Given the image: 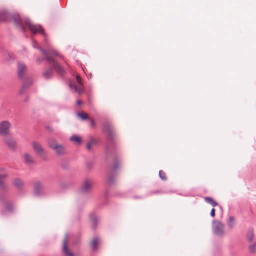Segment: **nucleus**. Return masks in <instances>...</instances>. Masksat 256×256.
<instances>
[{"label": "nucleus", "mask_w": 256, "mask_h": 256, "mask_svg": "<svg viewBox=\"0 0 256 256\" xmlns=\"http://www.w3.org/2000/svg\"><path fill=\"white\" fill-rule=\"evenodd\" d=\"M204 200L206 202L210 204L212 207H216L218 204V203L216 202L212 198L210 197L205 198Z\"/></svg>", "instance_id": "obj_17"}, {"label": "nucleus", "mask_w": 256, "mask_h": 256, "mask_svg": "<svg viewBox=\"0 0 256 256\" xmlns=\"http://www.w3.org/2000/svg\"><path fill=\"white\" fill-rule=\"evenodd\" d=\"M93 184V182L92 180H90L88 179H86L84 180L82 186L80 190V192L81 193H88V192Z\"/></svg>", "instance_id": "obj_9"}, {"label": "nucleus", "mask_w": 256, "mask_h": 256, "mask_svg": "<svg viewBox=\"0 0 256 256\" xmlns=\"http://www.w3.org/2000/svg\"><path fill=\"white\" fill-rule=\"evenodd\" d=\"M2 215H4L5 214V212L4 211L2 212Z\"/></svg>", "instance_id": "obj_44"}, {"label": "nucleus", "mask_w": 256, "mask_h": 256, "mask_svg": "<svg viewBox=\"0 0 256 256\" xmlns=\"http://www.w3.org/2000/svg\"><path fill=\"white\" fill-rule=\"evenodd\" d=\"M42 75L46 80L52 78L54 76V72L52 66H50L48 68L42 72Z\"/></svg>", "instance_id": "obj_13"}, {"label": "nucleus", "mask_w": 256, "mask_h": 256, "mask_svg": "<svg viewBox=\"0 0 256 256\" xmlns=\"http://www.w3.org/2000/svg\"><path fill=\"white\" fill-rule=\"evenodd\" d=\"M93 164L91 162H88L86 164V167L89 170H90L92 168Z\"/></svg>", "instance_id": "obj_35"}, {"label": "nucleus", "mask_w": 256, "mask_h": 256, "mask_svg": "<svg viewBox=\"0 0 256 256\" xmlns=\"http://www.w3.org/2000/svg\"><path fill=\"white\" fill-rule=\"evenodd\" d=\"M8 177V175L7 174H2V175H0V178H1L2 180L3 179V178H6Z\"/></svg>", "instance_id": "obj_39"}, {"label": "nucleus", "mask_w": 256, "mask_h": 256, "mask_svg": "<svg viewBox=\"0 0 256 256\" xmlns=\"http://www.w3.org/2000/svg\"><path fill=\"white\" fill-rule=\"evenodd\" d=\"M254 229L252 228H248L246 234V239L248 241L250 242H252L254 239Z\"/></svg>", "instance_id": "obj_14"}, {"label": "nucleus", "mask_w": 256, "mask_h": 256, "mask_svg": "<svg viewBox=\"0 0 256 256\" xmlns=\"http://www.w3.org/2000/svg\"><path fill=\"white\" fill-rule=\"evenodd\" d=\"M163 192L162 190L154 191L150 192L152 194H162Z\"/></svg>", "instance_id": "obj_34"}, {"label": "nucleus", "mask_w": 256, "mask_h": 256, "mask_svg": "<svg viewBox=\"0 0 256 256\" xmlns=\"http://www.w3.org/2000/svg\"><path fill=\"white\" fill-rule=\"evenodd\" d=\"M248 250L250 254H253L256 252V242L249 246Z\"/></svg>", "instance_id": "obj_26"}, {"label": "nucleus", "mask_w": 256, "mask_h": 256, "mask_svg": "<svg viewBox=\"0 0 256 256\" xmlns=\"http://www.w3.org/2000/svg\"><path fill=\"white\" fill-rule=\"evenodd\" d=\"M11 124L8 121H3L0 123V136H8L10 135Z\"/></svg>", "instance_id": "obj_6"}, {"label": "nucleus", "mask_w": 256, "mask_h": 256, "mask_svg": "<svg viewBox=\"0 0 256 256\" xmlns=\"http://www.w3.org/2000/svg\"><path fill=\"white\" fill-rule=\"evenodd\" d=\"M90 123L92 126L94 127L95 126V122L93 119L90 120Z\"/></svg>", "instance_id": "obj_37"}, {"label": "nucleus", "mask_w": 256, "mask_h": 256, "mask_svg": "<svg viewBox=\"0 0 256 256\" xmlns=\"http://www.w3.org/2000/svg\"><path fill=\"white\" fill-rule=\"evenodd\" d=\"M54 149L58 155H62L66 153V149L62 145L58 144Z\"/></svg>", "instance_id": "obj_15"}, {"label": "nucleus", "mask_w": 256, "mask_h": 256, "mask_svg": "<svg viewBox=\"0 0 256 256\" xmlns=\"http://www.w3.org/2000/svg\"><path fill=\"white\" fill-rule=\"evenodd\" d=\"M47 129L48 130L50 131H52V130L49 127H48Z\"/></svg>", "instance_id": "obj_43"}, {"label": "nucleus", "mask_w": 256, "mask_h": 256, "mask_svg": "<svg viewBox=\"0 0 256 256\" xmlns=\"http://www.w3.org/2000/svg\"><path fill=\"white\" fill-rule=\"evenodd\" d=\"M6 208L8 211L12 212L14 210V206L12 204L9 202H6Z\"/></svg>", "instance_id": "obj_28"}, {"label": "nucleus", "mask_w": 256, "mask_h": 256, "mask_svg": "<svg viewBox=\"0 0 256 256\" xmlns=\"http://www.w3.org/2000/svg\"><path fill=\"white\" fill-rule=\"evenodd\" d=\"M90 220L92 222V228L94 230L96 229L98 224V218L96 216L92 217L90 218Z\"/></svg>", "instance_id": "obj_25"}, {"label": "nucleus", "mask_w": 256, "mask_h": 256, "mask_svg": "<svg viewBox=\"0 0 256 256\" xmlns=\"http://www.w3.org/2000/svg\"><path fill=\"white\" fill-rule=\"evenodd\" d=\"M10 18L14 20L16 25L18 26L24 33L26 32V29L24 26V24L28 26L30 30L34 34L40 33L44 36H46L42 26L40 25L32 24L30 19L24 18L22 20L18 14H10L6 11L0 12V22H6Z\"/></svg>", "instance_id": "obj_1"}, {"label": "nucleus", "mask_w": 256, "mask_h": 256, "mask_svg": "<svg viewBox=\"0 0 256 256\" xmlns=\"http://www.w3.org/2000/svg\"><path fill=\"white\" fill-rule=\"evenodd\" d=\"M224 224L220 221L214 220L212 222V231L214 234L222 236L224 234Z\"/></svg>", "instance_id": "obj_5"}, {"label": "nucleus", "mask_w": 256, "mask_h": 256, "mask_svg": "<svg viewBox=\"0 0 256 256\" xmlns=\"http://www.w3.org/2000/svg\"><path fill=\"white\" fill-rule=\"evenodd\" d=\"M7 188L6 184L2 181V179L0 178V188L2 190H5Z\"/></svg>", "instance_id": "obj_32"}, {"label": "nucleus", "mask_w": 256, "mask_h": 256, "mask_svg": "<svg viewBox=\"0 0 256 256\" xmlns=\"http://www.w3.org/2000/svg\"><path fill=\"white\" fill-rule=\"evenodd\" d=\"M159 176L162 180L166 181L168 180L166 173L162 170L159 172Z\"/></svg>", "instance_id": "obj_27"}, {"label": "nucleus", "mask_w": 256, "mask_h": 256, "mask_svg": "<svg viewBox=\"0 0 256 256\" xmlns=\"http://www.w3.org/2000/svg\"><path fill=\"white\" fill-rule=\"evenodd\" d=\"M210 216L214 218L216 216V210L214 208H212L211 210Z\"/></svg>", "instance_id": "obj_36"}, {"label": "nucleus", "mask_w": 256, "mask_h": 256, "mask_svg": "<svg viewBox=\"0 0 256 256\" xmlns=\"http://www.w3.org/2000/svg\"><path fill=\"white\" fill-rule=\"evenodd\" d=\"M70 140L75 142L76 144H80L82 142V138L76 135H74L70 138Z\"/></svg>", "instance_id": "obj_23"}, {"label": "nucleus", "mask_w": 256, "mask_h": 256, "mask_svg": "<svg viewBox=\"0 0 256 256\" xmlns=\"http://www.w3.org/2000/svg\"><path fill=\"white\" fill-rule=\"evenodd\" d=\"M58 144L56 142V141L55 139H50L48 141V146L52 148V149L54 150L55 147H56L58 146Z\"/></svg>", "instance_id": "obj_21"}, {"label": "nucleus", "mask_w": 256, "mask_h": 256, "mask_svg": "<svg viewBox=\"0 0 256 256\" xmlns=\"http://www.w3.org/2000/svg\"><path fill=\"white\" fill-rule=\"evenodd\" d=\"M77 104L78 106H81L82 104V102L80 100H78Z\"/></svg>", "instance_id": "obj_40"}, {"label": "nucleus", "mask_w": 256, "mask_h": 256, "mask_svg": "<svg viewBox=\"0 0 256 256\" xmlns=\"http://www.w3.org/2000/svg\"><path fill=\"white\" fill-rule=\"evenodd\" d=\"M62 167H63V168H66V166H62Z\"/></svg>", "instance_id": "obj_45"}, {"label": "nucleus", "mask_w": 256, "mask_h": 256, "mask_svg": "<svg viewBox=\"0 0 256 256\" xmlns=\"http://www.w3.org/2000/svg\"><path fill=\"white\" fill-rule=\"evenodd\" d=\"M48 54H49V56L50 57H52V56L50 55H52V56H60L58 52L54 50H50L49 53H48Z\"/></svg>", "instance_id": "obj_29"}, {"label": "nucleus", "mask_w": 256, "mask_h": 256, "mask_svg": "<svg viewBox=\"0 0 256 256\" xmlns=\"http://www.w3.org/2000/svg\"><path fill=\"white\" fill-rule=\"evenodd\" d=\"M99 240L98 237H96L91 242L90 246L94 251H96L98 250Z\"/></svg>", "instance_id": "obj_16"}, {"label": "nucleus", "mask_w": 256, "mask_h": 256, "mask_svg": "<svg viewBox=\"0 0 256 256\" xmlns=\"http://www.w3.org/2000/svg\"><path fill=\"white\" fill-rule=\"evenodd\" d=\"M70 86L72 88H74L75 92L80 94H81L82 92V89L81 88L78 87L75 83L70 84Z\"/></svg>", "instance_id": "obj_19"}, {"label": "nucleus", "mask_w": 256, "mask_h": 256, "mask_svg": "<svg viewBox=\"0 0 256 256\" xmlns=\"http://www.w3.org/2000/svg\"><path fill=\"white\" fill-rule=\"evenodd\" d=\"M32 144L36 154L38 155L42 159L46 160L47 154L42 148V146L36 142H34Z\"/></svg>", "instance_id": "obj_7"}, {"label": "nucleus", "mask_w": 256, "mask_h": 256, "mask_svg": "<svg viewBox=\"0 0 256 256\" xmlns=\"http://www.w3.org/2000/svg\"><path fill=\"white\" fill-rule=\"evenodd\" d=\"M14 184L18 188H22L24 185L22 180L20 178H15L14 180Z\"/></svg>", "instance_id": "obj_22"}, {"label": "nucleus", "mask_w": 256, "mask_h": 256, "mask_svg": "<svg viewBox=\"0 0 256 256\" xmlns=\"http://www.w3.org/2000/svg\"><path fill=\"white\" fill-rule=\"evenodd\" d=\"M44 60V59L42 58H38L36 59V62L38 63H41Z\"/></svg>", "instance_id": "obj_38"}, {"label": "nucleus", "mask_w": 256, "mask_h": 256, "mask_svg": "<svg viewBox=\"0 0 256 256\" xmlns=\"http://www.w3.org/2000/svg\"><path fill=\"white\" fill-rule=\"evenodd\" d=\"M24 158L26 162L29 164H34V161L33 158L29 154H26L24 155Z\"/></svg>", "instance_id": "obj_20"}, {"label": "nucleus", "mask_w": 256, "mask_h": 256, "mask_svg": "<svg viewBox=\"0 0 256 256\" xmlns=\"http://www.w3.org/2000/svg\"><path fill=\"white\" fill-rule=\"evenodd\" d=\"M119 163L117 159L115 160V164L110 166L108 174L107 182L110 185L115 183L116 171L118 168Z\"/></svg>", "instance_id": "obj_4"}, {"label": "nucleus", "mask_w": 256, "mask_h": 256, "mask_svg": "<svg viewBox=\"0 0 256 256\" xmlns=\"http://www.w3.org/2000/svg\"><path fill=\"white\" fill-rule=\"evenodd\" d=\"M228 226L230 228H232L234 227L235 225V218L233 216H230L229 218L228 222Z\"/></svg>", "instance_id": "obj_24"}, {"label": "nucleus", "mask_w": 256, "mask_h": 256, "mask_svg": "<svg viewBox=\"0 0 256 256\" xmlns=\"http://www.w3.org/2000/svg\"><path fill=\"white\" fill-rule=\"evenodd\" d=\"M68 236L66 235L63 240V250L65 256H74V254L69 251L67 245Z\"/></svg>", "instance_id": "obj_12"}, {"label": "nucleus", "mask_w": 256, "mask_h": 256, "mask_svg": "<svg viewBox=\"0 0 256 256\" xmlns=\"http://www.w3.org/2000/svg\"><path fill=\"white\" fill-rule=\"evenodd\" d=\"M27 68L26 66L22 62H18V78L23 80L24 78V74L26 71Z\"/></svg>", "instance_id": "obj_10"}, {"label": "nucleus", "mask_w": 256, "mask_h": 256, "mask_svg": "<svg viewBox=\"0 0 256 256\" xmlns=\"http://www.w3.org/2000/svg\"><path fill=\"white\" fill-rule=\"evenodd\" d=\"M78 115L82 120H86L88 118V115L84 112H80Z\"/></svg>", "instance_id": "obj_30"}, {"label": "nucleus", "mask_w": 256, "mask_h": 256, "mask_svg": "<svg viewBox=\"0 0 256 256\" xmlns=\"http://www.w3.org/2000/svg\"><path fill=\"white\" fill-rule=\"evenodd\" d=\"M134 198L135 199H141V198H142V197H141L140 196H135Z\"/></svg>", "instance_id": "obj_41"}, {"label": "nucleus", "mask_w": 256, "mask_h": 256, "mask_svg": "<svg viewBox=\"0 0 256 256\" xmlns=\"http://www.w3.org/2000/svg\"><path fill=\"white\" fill-rule=\"evenodd\" d=\"M33 44H36V45H38V42H36V41H34V42H33Z\"/></svg>", "instance_id": "obj_42"}, {"label": "nucleus", "mask_w": 256, "mask_h": 256, "mask_svg": "<svg viewBox=\"0 0 256 256\" xmlns=\"http://www.w3.org/2000/svg\"><path fill=\"white\" fill-rule=\"evenodd\" d=\"M34 47L35 48L38 49L40 52H42L46 60L48 61V62L51 64L52 70H54L58 75L62 77L65 75L66 72L64 68L54 58H53L52 57H50L46 50L42 49L40 46H38L36 48L34 46Z\"/></svg>", "instance_id": "obj_2"}, {"label": "nucleus", "mask_w": 256, "mask_h": 256, "mask_svg": "<svg viewBox=\"0 0 256 256\" xmlns=\"http://www.w3.org/2000/svg\"><path fill=\"white\" fill-rule=\"evenodd\" d=\"M44 188V185L40 182H36L34 186V194L36 196H40L42 194V190Z\"/></svg>", "instance_id": "obj_11"}, {"label": "nucleus", "mask_w": 256, "mask_h": 256, "mask_svg": "<svg viewBox=\"0 0 256 256\" xmlns=\"http://www.w3.org/2000/svg\"><path fill=\"white\" fill-rule=\"evenodd\" d=\"M103 130L108 135V145L106 146V149L108 150L110 149V144L114 142L116 136V134L114 127L109 123L107 122L104 124Z\"/></svg>", "instance_id": "obj_3"}, {"label": "nucleus", "mask_w": 256, "mask_h": 256, "mask_svg": "<svg viewBox=\"0 0 256 256\" xmlns=\"http://www.w3.org/2000/svg\"><path fill=\"white\" fill-rule=\"evenodd\" d=\"M76 80L80 84H82V78L80 76L77 75L76 76Z\"/></svg>", "instance_id": "obj_33"}, {"label": "nucleus", "mask_w": 256, "mask_h": 256, "mask_svg": "<svg viewBox=\"0 0 256 256\" xmlns=\"http://www.w3.org/2000/svg\"><path fill=\"white\" fill-rule=\"evenodd\" d=\"M4 142L10 149L13 151L16 150L17 146L16 142L12 136L10 135L5 138H4Z\"/></svg>", "instance_id": "obj_8"}, {"label": "nucleus", "mask_w": 256, "mask_h": 256, "mask_svg": "<svg viewBox=\"0 0 256 256\" xmlns=\"http://www.w3.org/2000/svg\"><path fill=\"white\" fill-rule=\"evenodd\" d=\"M95 144V141L94 140H91L87 144L86 148L88 150H91V146L92 144Z\"/></svg>", "instance_id": "obj_31"}, {"label": "nucleus", "mask_w": 256, "mask_h": 256, "mask_svg": "<svg viewBox=\"0 0 256 256\" xmlns=\"http://www.w3.org/2000/svg\"><path fill=\"white\" fill-rule=\"evenodd\" d=\"M31 84L32 81L30 80H29V82L28 83L25 82L24 84H23V86L20 92V94H24L27 90V88L30 86Z\"/></svg>", "instance_id": "obj_18"}]
</instances>
